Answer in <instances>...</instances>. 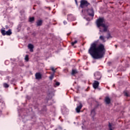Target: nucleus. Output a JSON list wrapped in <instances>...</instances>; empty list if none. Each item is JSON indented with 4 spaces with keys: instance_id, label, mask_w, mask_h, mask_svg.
Segmentation results:
<instances>
[{
    "instance_id": "nucleus-23",
    "label": "nucleus",
    "mask_w": 130,
    "mask_h": 130,
    "mask_svg": "<svg viewBox=\"0 0 130 130\" xmlns=\"http://www.w3.org/2000/svg\"><path fill=\"white\" fill-rule=\"evenodd\" d=\"M110 37H111L110 36V34H109V37H108V39L109 38H110Z\"/></svg>"
},
{
    "instance_id": "nucleus-19",
    "label": "nucleus",
    "mask_w": 130,
    "mask_h": 130,
    "mask_svg": "<svg viewBox=\"0 0 130 130\" xmlns=\"http://www.w3.org/2000/svg\"><path fill=\"white\" fill-rule=\"evenodd\" d=\"M25 60H26V61H29V55H25Z\"/></svg>"
},
{
    "instance_id": "nucleus-22",
    "label": "nucleus",
    "mask_w": 130,
    "mask_h": 130,
    "mask_svg": "<svg viewBox=\"0 0 130 130\" xmlns=\"http://www.w3.org/2000/svg\"><path fill=\"white\" fill-rule=\"evenodd\" d=\"M51 71H52V72H53V73H55V70H54V68H51Z\"/></svg>"
},
{
    "instance_id": "nucleus-13",
    "label": "nucleus",
    "mask_w": 130,
    "mask_h": 130,
    "mask_svg": "<svg viewBox=\"0 0 130 130\" xmlns=\"http://www.w3.org/2000/svg\"><path fill=\"white\" fill-rule=\"evenodd\" d=\"M43 21L41 20H39L37 22V26H41L42 25Z\"/></svg>"
},
{
    "instance_id": "nucleus-6",
    "label": "nucleus",
    "mask_w": 130,
    "mask_h": 130,
    "mask_svg": "<svg viewBox=\"0 0 130 130\" xmlns=\"http://www.w3.org/2000/svg\"><path fill=\"white\" fill-rule=\"evenodd\" d=\"M100 83L98 81H94L93 83H92V87L94 89H97L99 87Z\"/></svg>"
},
{
    "instance_id": "nucleus-16",
    "label": "nucleus",
    "mask_w": 130,
    "mask_h": 130,
    "mask_svg": "<svg viewBox=\"0 0 130 130\" xmlns=\"http://www.w3.org/2000/svg\"><path fill=\"white\" fill-rule=\"evenodd\" d=\"M34 20H35V19L34 18V17H30L29 19V22H30V23H32V22L34 21Z\"/></svg>"
},
{
    "instance_id": "nucleus-20",
    "label": "nucleus",
    "mask_w": 130,
    "mask_h": 130,
    "mask_svg": "<svg viewBox=\"0 0 130 130\" xmlns=\"http://www.w3.org/2000/svg\"><path fill=\"white\" fill-rule=\"evenodd\" d=\"M124 95L125 96H126V97L129 96V94H128V93H127V92H124Z\"/></svg>"
},
{
    "instance_id": "nucleus-5",
    "label": "nucleus",
    "mask_w": 130,
    "mask_h": 130,
    "mask_svg": "<svg viewBox=\"0 0 130 130\" xmlns=\"http://www.w3.org/2000/svg\"><path fill=\"white\" fill-rule=\"evenodd\" d=\"M94 79L95 80H99L101 79V74L100 72H95L94 73Z\"/></svg>"
},
{
    "instance_id": "nucleus-12",
    "label": "nucleus",
    "mask_w": 130,
    "mask_h": 130,
    "mask_svg": "<svg viewBox=\"0 0 130 130\" xmlns=\"http://www.w3.org/2000/svg\"><path fill=\"white\" fill-rule=\"evenodd\" d=\"M100 40L103 41V42H105V37L103 36H100L99 38Z\"/></svg>"
},
{
    "instance_id": "nucleus-8",
    "label": "nucleus",
    "mask_w": 130,
    "mask_h": 130,
    "mask_svg": "<svg viewBox=\"0 0 130 130\" xmlns=\"http://www.w3.org/2000/svg\"><path fill=\"white\" fill-rule=\"evenodd\" d=\"M42 78V75H41V74L40 73H37L36 74V78L37 80H40Z\"/></svg>"
},
{
    "instance_id": "nucleus-10",
    "label": "nucleus",
    "mask_w": 130,
    "mask_h": 130,
    "mask_svg": "<svg viewBox=\"0 0 130 130\" xmlns=\"http://www.w3.org/2000/svg\"><path fill=\"white\" fill-rule=\"evenodd\" d=\"M28 47L29 49H30V51L31 52H33V48H34V46L31 44H29L28 45Z\"/></svg>"
},
{
    "instance_id": "nucleus-2",
    "label": "nucleus",
    "mask_w": 130,
    "mask_h": 130,
    "mask_svg": "<svg viewBox=\"0 0 130 130\" xmlns=\"http://www.w3.org/2000/svg\"><path fill=\"white\" fill-rule=\"evenodd\" d=\"M96 25L98 28H100V27L104 28L103 31L101 29L100 30V32H107L108 26L105 24V20H104V18H99L98 19L96 20Z\"/></svg>"
},
{
    "instance_id": "nucleus-4",
    "label": "nucleus",
    "mask_w": 130,
    "mask_h": 130,
    "mask_svg": "<svg viewBox=\"0 0 130 130\" xmlns=\"http://www.w3.org/2000/svg\"><path fill=\"white\" fill-rule=\"evenodd\" d=\"M90 5L88 1L86 0H81L80 2V7L82 8V9H84L85 7H88V5Z\"/></svg>"
},
{
    "instance_id": "nucleus-21",
    "label": "nucleus",
    "mask_w": 130,
    "mask_h": 130,
    "mask_svg": "<svg viewBox=\"0 0 130 130\" xmlns=\"http://www.w3.org/2000/svg\"><path fill=\"white\" fill-rule=\"evenodd\" d=\"M55 85H56V86H59V85H60V83L58 82H56Z\"/></svg>"
},
{
    "instance_id": "nucleus-11",
    "label": "nucleus",
    "mask_w": 130,
    "mask_h": 130,
    "mask_svg": "<svg viewBox=\"0 0 130 130\" xmlns=\"http://www.w3.org/2000/svg\"><path fill=\"white\" fill-rule=\"evenodd\" d=\"M76 74H78V70H77L76 69H73L71 74L74 76V75H76Z\"/></svg>"
},
{
    "instance_id": "nucleus-27",
    "label": "nucleus",
    "mask_w": 130,
    "mask_h": 130,
    "mask_svg": "<svg viewBox=\"0 0 130 130\" xmlns=\"http://www.w3.org/2000/svg\"><path fill=\"white\" fill-rule=\"evenodd\" d=\"M8 61H6L5 62H7Z\"/></svg>"
},
{
    "instance_id": "nucleus-3",
    "label": "nucleus",
    "mask_w": 130,
    "mask_h": 130,
    "mask_svg": "<svg viewBox=\"0 0 130 130\" xmlns=\"http://www.w3.org/2000/svg\"><path fill=\"white\" fill-rule=\"evenodd\" d=\"M1 32L3 36H6V35L10 36V35H12V29H9L7 31H6L5 29H1Z\"/></svg>"
},
{
    "instance_id": "nucleus-14",
    "label": "nucleus",
    "mask_w": 130,
    "mask_h": 130,
    "mask_svg": "<svg viewBox=\"0 0 130 130\" xmlns=\"http://www.w3.org/2000/svg\"><path fill=\"white\" fill-rule=\"evenodd\" d=\"M73 15L72 14H69L68 15V20H69V21H71V20H72L73 19Z\"/></svg>"
},
{
    "instance_id": "nucleus-17",
    "label": "nucleus",
    "mask_w": 130,
    "mask_h": 130,
    "mask_svg": "<svg viewBox=\"0 0 130 130\" xmlns=\"http://www.w3.org/2000/svg\"><path fill=\"white\" fill-rule=\"evenodd\" d=\"M77 43H78V41H77V40H75L74 42H71V45L72 46H74V45H75V44H77Z\"/></svg>"
},
{
    "instance_id": "nucleus-26",
    "label": "nucleus",
    "mask_w": 130,
    "mask_h": 130,
    "mask_svg": "<svg viewBox=\"0 0 130 130\" xmlns=\"http://www.w3.org/2000/svg\"><path fill=\"white\" fill-rule=\"evenodd\" d=\"M64 24H67V22H64Z\"/></svg>"
},
{
    "instance_id": "nucleus-9",
    "label": "nucleus",
    "mask_w": 130,
    "mask_h": 130,
    "mask_svg": "<svg viewBox=\"0 0 130 130\" xmlns=\"http://www.w3.org/2000/svg\"><path fill=\"white\" fill-rule=\"evenodd\" d=\"M105 101L107 103V104H110L111 100L109 97L107 96L105 99Z\"/></svg>"
},
{
    "instance_id": "nucleus-25",
    "label": "nucleus",
    "mask_w": 130,
    "mask_h": 130,
    "mask_svg": "<svg viewBox=\"0 0 130 130\" xmlns=\"http://www.w3.org/2000/svg\"><path fill=\"white\" fill-rule=\"evenodd\" d=\"M70 34H70V33L68 34H67L68 36H69Z\"/></svg>"
},
{
    "instance_id": "nucleus-15",
    "label": "nucleus",
    "mask_w": 130,
    "mask_h": 130,
    "mask_svg": "<svg viewBox=\"0 0 130 130\" xmlns=\"http://www.w3.org/2000/svg\"><path fill=\"white\" fill-rule=\"evenodd\" d=\"M90 11L91 13H89V16H91V17H94V11L93 10H90Z\"/></svg>"
},
{
    "instance_id": "nucleus-24",
    "label": "nucleus",
    "mask_w": 130,
    "mask_h": 130,
    "mask_svg": "<svg viewBox=\"0 0 130 130\" xmlns=\"http://www.w3.org/2000/svg\"><path fill=\"white\" fill-rule=\"evenodd\" d=\"M50 80H52L53 79V77H50Z\"/></svg>"
},
{
    "instance_id": "nucleus-7",
    "label": "nucleus",
    "mask_w": 130,
    "mask_h": 130,
    "mask_svg": "<svg viewBox=\"0 0 130 130\" xmlns=\"http://www.w3.org/2000/svg\"><path fill=\"white\" fill-rule=\"evenodd\" d=\"M82 108L83 105L82 104V103H80L79 105L77 106V107L76 108V112H77V113H80L81 110L82 109Z\"/></svg>"
},
{
    "instance_id": "nucleus-1",
    "label": "nucleus",
    "mask_w": 130,
    "mask_h": 130,
    "mask_svg": "<svg viewBox=\"0 0 130 130\" xmlns=\"http://www.w3.org/2000/svg\"><path fill=\"white\" fill-rule=\"evenodd\" d=\"M88 53L94 59L102 58L104 54H105V47H104V45L101 44L96 47V43H93L88 50Z\"/></svg>"
},
{
    "instance_id": "nucleus-18",
    "label": "nucleus",
    "mask_w": 130,
    "mask_h": 130,
    "mask_svg": "<svg viewBox=\"0 0 130 130\" xmlns=\"http://www.w3.org/2000/svg\"><path fill=\"white\" fill-rule=\"evenodd\" d=\"M3 86L4 88H9V87H10V85H9V84L6 83L3 84Z\"/></svg>"
}]
</instances>
